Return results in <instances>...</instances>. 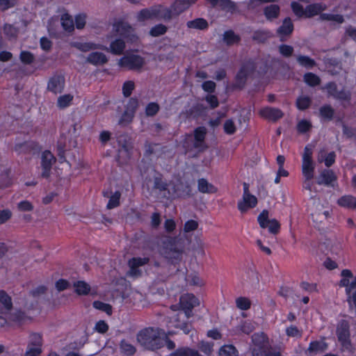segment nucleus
Listing matches in <instances>:
<instances>
[{
  "label": "nucleus",
  "mask_w": 356,
  "mask_h": 356,
  "mask_svg": "<svg viewBox=\"0 0 356 356\" xmlns=\"http://www.w3.org/2000/svg\"><path fill=\"white\" fill-rule=\"evenodd\" d=\"M177 238L170 236H165L162 239L161 254L168 260L167 264L162 266L157 271V279L160 282H165L170 277L174 275L178 268L175 270V266L182 258L184 250L178 246Z\"/></svg>",
  "instance_id": "f257e3e1"
},
{
  "label": "nucleus",
  "mask_w": 356,
  "mask_h": 356,
  "mask_svg": "<svg viewBox=\"0 0 356 356\" xmlns=\"http://www.w3.org/2000/svg\"><path fill=\"white\" fill-rule=\"evenodd\" d=\"M13 306L11 297L4 291L0 290V328L7 325L8 321L21 322L25 314L19 310L13 312Z\"/></svg>",
  "instance_id": "f03ea898"
},
{
  "label": "nucleus",
  "mask_w": 356,
  "mask_h": 356,
  "mask_svg": "<svg viewBox=\"0 0 356 356\" xmlns=\"http://www.w3.org/2000/svg\"><path fill=\"white\" fill-rule=\"evenodd\" d=\"M138 341L146 349L155 350L163 346V339L161 337L160 330L147 327L137 334Z\"/></svg>",
  "instance_id": "7ed1b4c3"
},
{
  "label": "nucleus",
  "mask_w": 356,
  "mask_h": 356,
  "mask_svg": "<svg viewBox=\"0 0 356 356\" xmlns=\"http://www.w3.org/2000/svg\"><path fill=\"white\" fill-rule=\"evenodd\" d=\"M337 335L342 348L349 353L354 352V348L350 339V325L346 320H341L337 327Z\"/></svg>",
  "instance_id": "20e7f679"
},
{
  "label": "nucleus",
  "mask_w": 356,
  "mask_h": 356,
  "mask_svg": "<svg viewBox=\"0 0 356 356\" xmlns=\"http://www.w3.org/2000/svg\"><path fill=\"white\" fill-rule=\"evenodd\" d=\"M117 140L120 148L118 150V160L121 163H125L130 158L132 143L131 137L125 133H119L117 135Z\"/></svg>",
  "instance_id": "39448f33"
},
{
  "label": "nucleus",
  "mask_w": 356,
  "mask_h": 356,
  "mask_svg": "<svg viewBox=\"0 0 356 356\" xmlns=\"http://www.w3.org/2000/svg\"><path fill=\"white\" fill-rule=\"evenodd\" d=\"M243 193L241 200L238 202L237 208L241 213H246L248 210L254 208L258 200L256 196L252 195L250 192V185L246 182H243Z\"/></svg>",
  "instance_id": "423d86ee"
},
{
  "label": "nucleus",
  "mask_w": 356,
  "mask_h": 356,
  "mask_svg": "<svg viewBox=\"0 0 356 356\" xmlns=\"http://www.w3.org/2000/svg\"><path fill=\"white\" fill-rule=\"evenodd\" d=\"M118 64L128 70L139 71L145 65V60L139 55L127 54L119 60Z\"/></svg>",
  "instance_id": "0eeeda50"
},
{
  "label": "nucleus",
  "mask_w": 356,
  "mask_h": 356,
  "mask_svg": "<svg viewBox=\"0 0 356 356\" xmlns=\"http://www.w3.org/2000/svg\"><path fill=\"white\" fill-rule=\"evenodd\" d=\"M270 345L269 338L263 332H256L251 337L250 350L252 356Z\"/></svg>",
  "instance_id": "6e6552de"
},
{
  "label": "nucleus",
  "mask_w": 356,
  "mask_h": 356,
  "mask_svg": "<svg viewBox=\"0 0 356 356\" xmlns=\"http://www.w3.org/2000/svg\"><path fill=\"white\" fill-rule=\"evenodd\" d=\"M200 304L198 299L191 293H187L181 296L179 299V305L184 312L187 318L193 316V309Z\"/></svg>",
  "instance_id": "1a4fd4ad"
},
{
  "label": "nucleus",
  "mask_w": 356,
  "mask_h": 356,
  "mask_svg": "<svg viewBox=\"0 0 356 356\" xmlns=\"http://www.w3.org/2000/svg\"><path fill=\"white\" fill-rule=\"evenodd\" d=\"M255 69L253 62L248 61L245 63L237 73L233 87L234 88L241 89L244 87L248 76Z\"/></svg>",
  "instance_id": "9d476101"
},
{
  "label": "nucleus",
  "mask_w": 356,
  "mask_h": 356,
  "mask_svg": "<svg viewBox=\"0 0 356 356\" xmlns=\"http://www.w3.org/2000/svg\"><path fill=\"white\" fill-rule=\"evenodd\" d=\"M268 214V211L265 209L259 215L257 220L259 225L264 229L268 228L271 234H277L280 232V224L275 218L270 220Z\"/></svg>",
  "instance_id": "9b49d317"
},
{
  "label": "nucleus",
  "mask_w": 356,
  "mask_h": 356,
  "mask_svg": "<svg viewBox=\"0 0 356 356\" xmlns=\"http://www.w3.org/2000/svg\"><path fill=\"white\" fill-rule=\"evenodd\" d=\"M55 161L56 158L51 152L46 150L42 152L41 156V166L42 168L41 176L43 178H48L50 176L51 167Z\"/></svg>",
  "instance_id": "f8f14e48"
},
{
  "label": "nucleus",
  "mask_w": 356,
  "mask_h": 356,
  "mask_svg": "<svg viewBox=\"0 0 356 356\" xmlns=\"http://www.w3.org/2000/svg\"><path fill=\"white\" fill-rule=\"evenodd\" d=\"M149 261L148 257H134L129 261V274L133 277H139L142 275V271L139 269L140 266L147 264Z\"/></svg>",
  "instance_id": "ddd939ff"
},
{
  "label": "nucleus",
  "mask_w": 356,
  "mask_h": 356,
  "mask_svg": "<svg viewBox=\"0 0 356 356\" xmlns=\"http://www.w3.org/2000/svg\"><path fill=\"white\" fill-rule=\"evenodd\" d=\"M207 131L204 127H199L194 130V143L193 147L199 149V151H204L207 148L205 145V137Z\"/></svg>",
  "instance_id": "4468645a"
},
{
  "label": "nucleus",
  "mask_w": 356,
  "mask_h": 356,
  "mask_svg": "<svg viewBox=\"0 0 356 356\" xmlns=\"http://www.w3.org/2000/svg\"><path fill=\"white\" fill-rule=\"evenodd\" d=\"M64 76L62 75H54L49 79L47 89L54 94L60 93L64 88Z\"/></svg>",
  "instance_id": "2eb2a0df"
},
{
  "label": "nucleus",
  "mask_w": 356,
  "mask_h": 356,
  "mask_svg": "<svg viewBox=\"0 0 356 356\" xmlns=\"http://www.w3.org/2000/svg\"><path fill=\"white\" fill-rule=\"evenodd\" d=\"M326 88L327 90V92L333 96L334 97L342 99V100H348L350 97V92L345 89H342L339 90L337 89V85L333 83H329L326 86Z\"/></svg>",
  "instance_id": "dca6fc26"
},
{
  "label": "nucleus",
  "mask_w": 356,
  "mask_h": 356,
  "mask_svg": "<svg viewBox=\"0 0 356 356\" xmlns=\"http://www.w3.org/2000/svg\"><path fill=\"white\" fill-rule=\"evenodd\" d=\"M337 180V176L332 170H323L318 177L317 184L319 185L333 186V182Z\"/></svg>",
  "instance_id": "f3484780"
},
{
  "label": "nucleus",
  "mask_w": 356,
  "mask_h": 356,
  "mask_svg": "<svg viewBox=\"0 0 356 356\" xmlns=\"http://www.w3.org/2000/svg\"><path fill=\"white\" fill-rule=\"evenodd\" d=\"M293 30V25L291 19L289 17L284 19L282 26H280L277 30V33L280 38L281 41H284L286 38L289 36Z\"/></svg>",
  "instance_id": "a211bd4d"
},
{
  "label": "nucleus",
  "mask_w": 356,
  "mask_h": 356,
  "mask_svg": "<svg viewBox=\"0 0 356 356\" xmlns=\"http://www.w3.org/2000/svg\"><path fill=\"white\" fill-rule=\"evenodd\" d=\"M196 1L197 0H175L171 5L174 15L175 17L179 15Z\"/></svg>",
  "instance_id": "6ab92c4d"
},
{
  "label": "nucleus",
  "mask_w": 356,
  "mask_h": 356,
  "mask_svg": "<svg viewBox=\"0 0 356 356\" xmlns=\"http://www.w3.org/2000/svg\"><path fill=\"white\" fill-rule=\"evenodd\" d=\"M156 13L157 19H162L165 21H170L175 17L171 6L168 8L161 5L156 6Z\"/></svg>",
  "instance_id": "aec40b11"
},
{
  "label": "nucleus",
  "mask_w": 356,
  "mask_h": 356,
  "mask_svg": "<svg viewBox=\"0 0 356 356\" xmlns=\"http://www.w3.org/2000/svg\"><path fill=\"white\" fill-rule=\"evenodd\" d=\"M38 147L33 141H26L22 143H17L14 147V150L18 154H28L32 151L37 150Z\"/></svg>",
  "instance_id": "412c9836"
},
{
  "label": "nucleus",
  "mask_w": 356,
  "mask_h": 356,
  "mask_svg": "<svg viewBox=\"0 0 356 356\" xmlns=\"http://www.w3.org/2000/svg\"><path fill=\"white\" fill-rule=\"evenodd\" d=\"M86 61L94 65H102L107 63L108 59L103 53L95 51L88 56Z\"/></svg>",
  "instance_id": "4be33fe9"
},
{
  "label": "nucleus",
  "mask_w": 356,
  "mask_h": 356,
  "mask_svg": "<svg viewBox=\"0 0 356 356\" xmlns=\"http://www.w3.org/2000/svg\"><path fill=\"white\" fill-rule=\"evenodd\" d=\"M337 204L341 207L356 209V197L350 195H343L338 199Z\"/></svg>",
  "instance_id": "5701e85b"
},
{
  "label": "nucleus",
  "mask_w": 356,
  "mask_h": 356,
  "mask_svg": "<svg viewBox=\"0 0 356 356\" xmlns=\"http://www.w3.org/2000/svg\"><path fill=\"white\" fill-rule=\"evenodd\" d=\"M197 188L200 193H215L217 192V188L213 184L204 178L197 180Z\"/></svg>",
  "instance_id": "b1692460"
},
{
  "label": "nucleus",
  "mask_w": 356,
  "mask_h": 356,
  "mask_svg": "<svg viewBox=\"0 0 356 356\" xmlns=\"http://www.w3.org/2000/svg\"><path fill=\"white\" fill-rule=\"evenodd\" d=\"M169 356H202L199 352L195 349H192L188 346H182L176 349L171 353Z\"/></svg>",
  "instance_id": "393cba45"
},
{
  "label": "nucleus",
  "mask_w": 356,
  "mask_h": 356,
  "mask_svg": "<svg viewBox=\"0 0 356 356\" xmlns=\"http://www.w3.org/2000/svg\"><path fill=\"white\" fill-rule=\"evenodd\" d=\"M327 6L323 3H313L305 8V17H312L326 10Z\"/></svg>",
  "instance_id": "a878e982"
},
{
  "label": "nucleus",
  "mask_w": 356,
  "mask_h": 356,
  "mask_svg": "<svg viewBox=\"0 0 356 356\" xmlns=\"http://www.w3.org/2000/svg\"><path fill=\"white\" fill-rule=\"evenodd\" d=\"M156 6L152 7L150 8L143 9L138 13L137 15L138 21L144 22L145 20L156 18Z\"/></svg>",
  "instance_id": "bb28decb"
},
{
  "label": "nucleus",
  "mask_w": 356,
  "mask_h": 356,
  "mask_svg": "<svg viewBox=\"0 0 356 356\" xmlns=\"http://www.w3.org/2000/svg\"><path fill=\"white\" fill-rule=\"evenodd\" d=\"M280 6L276 4H270L264 9V14L267 19L273 20L278 17L280 15Z\"/></svg>",
  "instance_id": "cd10ccee"
},
{
  "label": "nucleus",
  "mask_w": 356,
  "mask_h": 356,
  "mask_svg": "<svg viewBox=\"0 0 356 356\" xmlns=\"http://www.w3.org/2000/svg\"><path fill=\"white\" fill-rule=\"evenodd\" d=\"M73 46L83 52L89 51L95 49H102L108 51V47H104L102 45H97L92 42H75L73 44Z\"/></svg>",
  "instance_id": "c85d7f7f"
},
{
  "label": "nucleus",
  "mask_w": 356,
  "mask_h": 356,
  "mask_svg": "<svg viewBox=\"0 0 356 356\" xmlns=\"http://www.w3.org/2000/svg\"><path fill=\"white\" fill-rule=\"evenodd\" d=\"M186 26L189 29H195L199 30L207 29L209 26L208 22L203 18H197L194 20L188 21Z\"/></svg>",
  "instance_id": "c756f323"
},
{
  "label": "nucleus",
  "mask_w": 356,
  "mask_h": 356,
  "mask_svg": "<svg viewBox=\"0 0 356 356\" xmlns=\"http://www.w3.org/2000/svg\"><path fill=\"white\" fill-rule=\"evenodd\" d=\"M125 48V43L122 39H117L112 42L108 51H111L116 55L121 54Z\"/></svg>",
  "instance_id": "7c9ffc66"
},
{
  "label": "nucleus",
  "mask_w": 356,
  "mask_h": 356,
  "mask_svg": "<svg viewBox=\"0 0 356 356\" xmlns=\"http://www.w3.org/2000/svg\"><path fill=\"white\" fill-rule=\"evenodd\" d=\"M61 24L63 29L71 32L74 29V24L72 17L67 13L63 14L60 18Z\"/></svg>",
  "instance_id": "2f4dec72"
},
{
  "label": "nucleus",
  "mask_w": 356,
  "mask_h": 356,
  "mask_svg": "<svg viewBox=\"0 0 356 356\" xmlns=\"http://www.w3.org/2000/svg\"><path fill=\"white\" fill-rule=\"evenodd\" d=\"M75 292L79 295H87L90 291V286L84 281H78L74 282Z\"/></svg>",
  "instance_id": "473e14b6"
},
{
  "label": "nucleus",
  "mask_w": 356,
  "mask_h": 356,
  "mask_svg": "<svg viewBox=\"0 0 356 356\" xmlns=\"http://www.w3.org/2000/svg\"><path fill=\"white\" fill-rule=\"evenodd\" d=\"M298 63L302 67L311 69L316 65V61L307 56L298 55L296 56Z\"/></svg>",
  "instance_id": "72a5a7b5"
},
{
  "label": "nucleus",
  "mask_w": 356,
  "mask_h": 356,
  "mask_svg": "<svg viewBox=\"0 0 356 356\" xmlns=\"http://www.w3.org/2000/svg\"><path fill=\"white\" fill-rule=\"evenodd\" d=\"M302 173L307 179L311 180L314 177V165L313 161H302Z\"/></svg>",
  "instance_id": "f704fd0d"
},
{
  "label": "nucleus",
  "mask_w": 356,
  "mask_h": 356,
  "mask_svg": "<svg viewBox=\"0 0 356 356\" xmlns=\"http://www.w3.org/2000/svg\"><path fill=\"white\" fill-rule=\"evenodd\" d=\"M223 40L227 45H233L238 43L241 38L233 31H227L223 35Z\"/></svg>",
  "instance_id": "c9c22d12"
},
{
  "label": "nucleus",
  "mask_w": 356,
  "mask_h": 356,
  "mask_svg": "<svg viewBox=\"0 0 356 356\" xmlns=\"http://www.w3.org/2000/svg\"><path fill=\"white\" fill-rule=\"evenodd\" d=\"M176 195L179 197H188L192 195L191 187L189 185L179 184L176 186Z\"/></svg>",
  "instance_id": "e433bc0d"
},
{
  "label": "nucleus",
  "mask_w": 356,
  "mask_h": 356,
  "mask_svg": "<svg viewBox=\"0 0 356 356\" xmlns=\"http://www.w3.org/2000/svg\"><path fill=\"white\" fill-rule=\"evenodd\" d=\"M304 81L312 87H315L321 83V79L316 74L307 72L303 76Z\"/></svg>",
  "instance_id": "4c0bfd02"
},
{
  "label": "nucleus",
  "mask_w": 356,
  "mask_h": 356,
  "mask_svg": "<svg viewBox=\"0 0 356 356\" xmlns=\"http://www.w3.org/2000/svg\"><path fill=\"white\" fill-rule=\"evenodd\" d=\"M327 348V344L323 341H312L310 343L309 346L308 348V351L309 353H317L319 352H323Z\"/></svg>",
  "instance_id": "58836bf2"
},
{
  "label": "nucleus",
  "mask_w": 356,
  "mask_h": 356,
  "mask_svg": "<svg viewBox=\"0 0 356 356\" xmlns=\"http://www.w3.org/2000/svg\"><path fill=\"white\" fill-rule=\"evenodd\" d=\"M320 19L323 21H332L337 24H342L344 18L341 15H334L329 13H322L320 15Z\"/></svg>",
  "instance_id": "ea45409f"
},
{
  "label": "nucleus",
  "mask_w": 356,
  "mask_h": 356,
  "mask_svg": "<svg viewBox=\"0 0 356 356\" xmlns=\"http://www.w3.org/2000/svg\"><path fill=\"white\" fill-rule=\"evenodd\" d=\"M220 356H237L238 351L233 345H225L219 350Z\"/></svg>",
  "instance_id": "a19ab883"
},
{
  "label": "nucleus",
  "mask_w": 356,
  "mask_h": 356,
  "mask_svg": "<svg viewBox=\"0 0 356 356\" xmlns=\"http://www.w3.org/2000/svg\"><path fill=\"white\" fill-rule=\"evenodd\" d=\"M115 27L116 31L124 38L128 33L133 31L132 27L126 22H119L116 24Z\"/></svg>",
  "instance_id": "79ce46f5"
},
{
  "label": "nucleus",
  "mask_w": 356,
  "mask_h": 356,
  "mask_svg": "<svg viewBox=\"0 0 356 356\" xmlns=\"http://www.w3.org/2000/svg\"><path fill=\"white\" fill-rule=\"evenodd\" d=\"M341 276L343 278L341 280L339 285L341 286H345L346 291L350 282V278H353V275L350 270L344 269L341 271Z\"/></svg>",
  "instance_id": "37998d69"
},
{
  "label": "nucleus",
  "mask_w": 356,
  "mask_h": 356,
  "mask_svg": "<svg viewBox=\"0 0 356 356\" xmlns=\"http://www.w3.org/2000/svg\"><path fill=\"white\" fill-rule=\"evenodd\" d=\"M253 356H282L279 350L273 348L271 344L266 348L261 350L260 352L257 353Z\"/></svg>",
  "instance_id": "c03bdc74"
},
{
  "label": "nucleus",
  "mask_w": 356,
  "mask_h": 356,
  "mask_svg": "<svg viewBox=\"0 0 356 356\" xmlns=\"http://www.w3.org/2000/svg\"><path fill=\"white\" fill-rule=\"evenodd\" d=\"M270 37V34L266 31H257L254 32L252 40L257 42H264Z\"/></svg>",
  "instance_id": "a18cd8bd"
},
{
  "label": "nucleus",
  "mask_w": 356,
  "mask_h": 356,
  "mask_svg": "<svg viewBox=\"0 0 356 356\" xmlns=\"http://www.w3.org/2000/svg\"><path fill=\"white\" fill-rule=\"evenodd\" d=\"M120 349L127 355H132L136 352V348L126 340L121 341Z\"/></svg>",
  "instance_id": "49530a36"
},
{
  "label": "nucleus",
  "mask_w": 356,
  "mask_h": 356,
  "mask_svg": "<svg viewBox=\"0 0 356 356\" xmlns=\"http://www.w3.org/2000/svg\"><path fill=\"white\" fill-rule=\"evenodd\" d=\"M236 305L241 310H248L251 307V301L246 297H239L236 299Z\"/></svg>",
  "instance_id": "de8ad7c7"
},
{
  "label": "nucleus",
  "mask_w": 356,
  "mask_h": 356,
  "mask_svg": "<svg viewBox=\"0 0 356 356\" xmlns=\"http://www.w3.org/2000/svg\"><path fill=\"white\" fill-rule=\"evenodd\" d=\"M168 28L163 24H157L152 27L149 31V35L152 37H159L166 33Z\"/></svg>",
  "instance_id": "09e8293b"
},
{
  "label": "nucleus",
  "mask_w": 356,
  "mask_h": 356,
  "mask_svg": "<svg viewBox=\"0 0 356 356\" xmlns=\"http://www.w3.org/2000/svg\"><path fill=\"white\" fill-rule=\"evenodd\" d=\"M260 116L269 121L275 122L283 117L282 113H259Z\"/></svg>",
  "instance_id": "8fccbe9b"
},
{
  "label": "nucleus",
  "mask_w": 356,
  "mask_h": 356,
  "mask_svg": "<svg viewBox=\"0 0 356 356\" xmlns=\"http://www.w3.org/2000/svg\"><path fill=\"white\" fill-rule=\"evenodd\" d=\"M120 197L121 193L120 191L115 192L114 194L110 197L109 201L107 204V208L108 209H111L119 206Z\"/></svg>",
  "instance_id": "3c124183"
},
{
  "label": "nucleus",
  "mask_w": 356,
  "mask_h": 356,
  "mask_svg": "<svg viewBox=\"0 0 356 356\" xmlns=\"http://www.w3.org/2000/svg\"><path fill=\"white\" fill-rule=\"evenodd\" d=\"M93 307L97 309L105 312L107 314H112V307L109 304L97 300L93 302Z\"/></svg>",
  "instance_id": "603ef678"
},
{
  "label": "nucleus",
  "mask_w": 356,
  "mask_h": 356,
  "mask_svg": "<svg viewBox=\"0 0 356 356\" xmlns=\"http://www.w3.org/2000/svg\"><path fill=\"white\" fill-rule=\"evenodd\" d=\"M310 104V98L306 96H302L299 97L296 101L297 106L300 110H305L308 108Z\"/></svg>",
  "instance_id": "864d4df0"
},
{
  "label": "nucleus",
  "mask_w": 356,
  "mask_h": 356,
  "mask_svg": "<svg viewBox=\"0 0 356 356\" xmlns=\"http://www.w3.org/2000/svg\"><path fill=\"white\" fill-rule=\"evenodd\" d=\"M239 329L243 333L249 334L255 330L254 323L248 321H245L241 323V325L239 326Z\"/></svg>",
  "instance_id": "5fc2aeb1"
},
{
  "label": "nucleus",
  "mask_w": 356,
  "mask_h": 356,
  "mask_svg": "<svg viewBox=\"0 0 356 356\" xmlns=\"http://www.w3.org/2000/svg\"><path fill=\"white\" fill-rule=\"evenodd\" d=\"M134 118V113H123L119 119L118 124L122 127L128 125Z\"/></svg>",
  "instance_id": "6e6d98bb"
},
{
  "label": "nucleus",
  "mask_w": 356,
  "mask_h": 356,
  "mask_svg": "<svg viewBox=\"0 0 356 356\" xmlns=\"http://www.w3.org/2000/svg\"><path fill=\"white\" fill-rule=\"evenodd\" d=\"M312 128V124L306 120H300L297 124V129L300 134H305Z\"/></svg>",
  "instance_id": "4d7b16f0"
},
{
  "label": "nucleus",
  "mask_w": 356,
  "mask_h": 356,
  "mask_svg": "<svg viewBox=\"0 0 356 356\" xmlns=\"http://www.w3.org/2000/svg\"><path fill=\"white\" fill-rule=\"evenodd\" d=\"M198 226L199 223L197 221L195 220H189L186 221L184 225V232L185 233L193 232L198 228Z\"/></svg>",
  "instance_id": "13d9d810"
},
{
  "label": "nucleus",
  "mask_w": 356,
  "mask_h": 356,
  "mask_svg": "<svg viewBox=\"0 0 356 356\" xmlns=\"http://www.w3.org/2000/svg\"><path fill=\"white\" fill-rule=\"evenodd\" d=\"M29 345L40 347L42 345V336L38 333H33L30 335Z\"/></svg>",
  "instance_id": "bf43d9fd"
},
{
  "label": "nucleus",
  "mask_w": 356,
  "mask_h": 356,
  "mask_svg": "<svg viewBox=\"0 0 356 356\" xmlns=\"http://www.w3.org/2000/svg\"><path fill=\"white\" fill-rule=\"evenodd\" d=\"M135 88L134 82L132 81H127L124 83L122 87V92L124 97H128L131 95L132 91Z\"/></svg>",
  "instance_id": "052dcab7"
},
{
  "label": "nucleus",
  "mask_w": 356,
  "mask_h": 356,
  "mask_svg": "<svg viewBox=\"0 0 356 356\" xmlns=\"http://www.w3.org/2000/svg\"><path fill=\"white\" fill-rule=\"evenodd\" d=\"M219 5L222 10H227V11L232 12L236 8L235 3L231 0H220Z\"/></svg>",
  "instance_id": "680f3d73"
},
{
  "label": "nucleus",
  "mask_w": 356,
  "mask_h": 356,
  "mask_svg": "<svg viewBox=\"0 0 356 356\" xmlns=\"http://www.w3.org/2000/svg\"><path fill=\"white\" fill-rule=\"evenodd\" d=\"M291 8L293 13L298 17L305 16V9L299 3L293 1L291 3Z\"/></svg>",
  "instance_id": "e2e57ef3"
},
{
  "label": "nucleus",
  "mask_w": 356,
  "mask_h": 356,
  "mask_svg": "<svg viewBox=\"0 0 356 356\" xmlns=\"http://www.w3.org/2000/svg\"><path fill=\"white\" fill-rule=\"evenodd\" d=\"M20 60L24 64H31L33 62L34 56L29 51H23L20 54Z\"/></svg>",
  "instance_id": "0e129e2a"
},
{
  "label": "nucleus",
  "mask_w": 356,
  "mask_h": 356,
  "mask_svg": "<svg viewBox=\"0 0 356 356\" xmlns=\"http://www.w3.org/2000/svg\"><path fill=\"white\" fill-rule=\"evenodd\" d=\"M198 348L200 350L207 355H209L213 351V343L209 342L201 341Z\"/></svg>",
  "instance_id": "69168bd1"
},
{
  "label": "nucleus",
  "mask_w": 356,
  "mask_h": 356,
  "mask_svg": "<svg viewBox=\"0 0 356 356\" xmlns=\"http://www.w3.org/2000/svg\"><path fill=\"white\" fill-rule=\"evenodd\" d=\"M42 352L40 347L28 345L27 350L25 353L26 356H39Z\"/></svg>",
  "instance_id": "338daca9"
},
{
  "label": "nucleus",
  "mask_w": 356,
  "mask_h": 356,
  "mask_svg": "<svg viewBox=\"0 0 356 356\" xmlns=\"http://www.w3.org/2000/svg\"><path fill=\"white\" fill-rule=\"evenodd\" d=\"M279 51L282 56L289 57L293 53V48L290 45L282 44L279 47Z\"/></svg>",
  "instance_id": "774afa93"
}]
</instances>
